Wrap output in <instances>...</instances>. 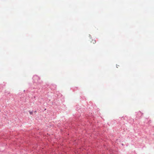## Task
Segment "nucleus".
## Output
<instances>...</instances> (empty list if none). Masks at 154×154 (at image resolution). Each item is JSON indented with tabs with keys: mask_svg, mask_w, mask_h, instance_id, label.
Listing matches in <instances>:
<instances>
[{
	"mask_svg": "<svg viewBox=\"0 0 154 154\" xmlns=\"http://www.w3.org/2000/svg\"><path fill=\"white\" fill-rule=\"evenodd\" d=\"M96 42V41L95 40L93 39L92 40V41H91V43H92L94 44Z\"/></svg>",
	"mask_w": 154,
	"mask_h": 154,
	"instance_id": "f257e3e1",
	"label": "nucleus"
},
{
	"mask_svg": "<svg viewBox=\"0 0 154 154\" xmlns=\"http://www.w3.org/2000/svg\"><path fill=\"white\" fill-rule=\"evenodd\" d=\"M29 112L30 114L32 115L33 114V111H29Z\"/></svg>",
	"mask_w": 154,
	"mask_h": 154,
	"instance_id": "f03ea898",
	"label": "nucleus"
}]
</instances>
